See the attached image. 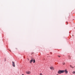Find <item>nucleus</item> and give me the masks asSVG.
Returning <instances> with one entry per match:
<instances>
[{"mask_svg": "<svg viewBox=\"0 0 75 75\" xmlns=\"http://www.w3.org/2000/svg\"><path fill=\"white\" fill-rule=\"evenodd\" d=\"M64 70H59L58 72V74H61L64 73Z\"/></svg>", "mask_w": 75, "mask_h": 75, "instance_id": "f257e3e1", "label": "nucleus"}, {"mask_svg": "<svg viewBox=\"0 0 75 75\" xmlns=\"http://www.w3.org/2000/svg\"><path fill=\"white\" fill-rule=\"evenodd\" d=\"M26 73L27 74H31V72L30 71H26Z\"/></svg>", "mask_w": 75, "mask_h": 75, "instance_id": "f03ea898", "label": "nucleus"}, {"mask_svg": "<svg viewBox=\"0 0 75 75\" xmlns=\"http://www.w3.org/2000/svg\"><path fill=\"white\" fill-rule=\"evenodd\" d=\"M12 66L14 67H15V63L13 62H12Z\"/></svg>", "mask_w": 75, "mask_h": 75, "instance_id": "7ed1b4c3", "label": "nucleus"}, {"mask_svg": "<svg viewBox=\"0 0 75 75\" xmlns=\"http://www.w3.org/2000/svg\"><path fill=\"white\" fill-rule=\"evenodd\" d=\"M50 69H52V70H54V67H50Z\"/></svg>", "mask_w": 75, "mask_h": 75, "instance_id": "20e7f679", "label": "nucleus"}, {"mask_svg": "<svg viewBox=\"0 0 75 75\" xmlns=\"http://www.w3.org/2000/svg\"><path fill=\"white\" fill-rule=\"evenodd\" d=\"M33 62V59H32L30 61V64H31V63Z\"/></svg>", "mask_w": 75, "mask_h": 75, "instance_id": "39448f33", "label": "nucleus"}, {"mask_svg": "<svg viewBox=\"0 0 75 75\" xmlns=\"http://www.w3.org/2000/svg\"><path fill=\"white\" fill-rule=\"evenodd\" d=\"M64 72H65V74H67L68 73V71L67 70H64Z\"/></svg>", "mask_w": 75, "mask_h": 75, "instance_id": "423d86ee", "label": "nucleus"}, {"mask_svg": "<svg viewBox=\"0 0 75 75\" xmlns=\"http://www.w3.org/2000/svg\"><path fill=\"white\" fill-rule=\"evenodd\" d=\"M70 67L71 68H72V69H74V68L75 67H73L72 66V65H70Z\"/></svg>", "mask_w": 75, "mask_h": 75, "instance_id": "0eeeda50", "label": "nucleus"}, {"mask_svg": "<svg viewBox=\"0 0 75 75\" xmlns=\"http://www.w3.org/2000/svg\"><path fill=\"white\" fill-rule=\"evenodd\" d=\"M35 59H34L33 60V63H35Z\"/></svg>", "mask_w": 75, "mask_h": 75, "instance_id": "6e6552de", "label": "nucleus"}, {"mask_svg": "<svg viewBox=\"0 0 75 75\" xmlns=\"http://www.w3.org/2000/svg\"><path fill=\"white\" fill-rule=\"evenodd\" d=\"M72 73H73V74H75V71H73L72 72Z\"/></svg>", "mask_w": 75, "mask_h": 75, "instance_id": "1a4fd4ad", "label": "nucleus"}, {"mask_svg": "<svg viewBox=\"0 0 75 75\" xmlns=\"http://www.w3.org/2000/svg\"><path fill=\"white\" fill-rule=\"evenodd\" d=\"M65 62H63L62 63V64H63V65H65Z\"/></svg>", "mask_w": 75, "mask_h": 75, "instance_id": "9d476101", "label": "nucleus"}, {"mask_svg": "<svg viewBox=\"0 0 75 75\" xmlns=\"http://www.w3.org/2000/svg\"><path fill=\"white\" fill-rule=\"evenodd\" d=\"M40 75H42V73H40Z\"/></svg>", "mask_w": 75, "mask_h": 75, "instance_id": "9b49d317", "label": "nucleus"}, {"mask_svg": "<svg viewBox=\"0 0 75 75\" xmlns=\"http://www.w3.org/2000/svg\"><path fill=\"white\" fill-rule=\"evenodd\" d=\"M59 57H60V56H58Z\"/></svg>", "mask_w": 75, "mask_h": 75, "instance_id": "f8f14e48", "label": "nucleus"}, {"mask_svg": "<svg viewBox=\"0 0 75 75\" xmlns=\"http://www.w3.org/2000/svg\"><path fill=\"white\" fill-rule=\"evenodd\" d=\"M22 75H24V74H23Z\"/></svg>", "mask_w": 75, "mask_h": 75, "instance_id": "ddd939ff", "label": "nucleus"}, {"mask_svg": "<svg viewBox=\"0 0 75 75\" xmlns=\"http://www.w3.org/2000/svg\"><path fill=\"white\" fill-rule=\"evenodd\" d=\"M28 60H29V59H28Z\"/></svg>", "mask_w": 75, "mask_h": 75, "instance_id": "4468645a", "label": "nucleus"}, {"mask_svg": "<svg viewBox=\"0 0 75 75\" xmlns=\"http://www.w3.org/2000/svg\"><path fill=\"white\" fill-rule=\"evenodd\" d=\"M28 60H29V59H28Z\"/></svg>", "mask_w": 75, "mask_h": 75, "instance_id": "2eb2a0df", "label": "nucleus"}, {"mask_svg": "<svg viewBox=\"0 0 75 75\" xmlns=\"http://www.w3.org/2000/svg\"><path fill=\"white\" fill-rule=\"evenodd\" d=\"M73 36H74V35H73Z\"/></svg>", "mask_w": 75, "mask_h": 75, "instance_id": "dca6fc26", "label": "nucleus"}]
</instances>
